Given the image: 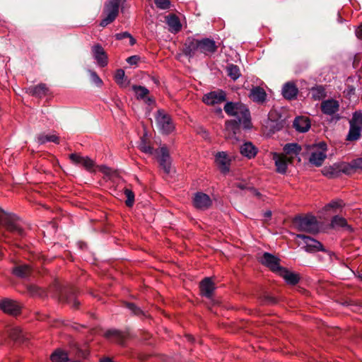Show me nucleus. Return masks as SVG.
Masks as SVG:
<instances>
[{
	"mask_svg": "<svg viewBox=\"0 0 362 362\" xmlns=\"http://www.w3.org/2000/svg\"><path fill=\"white\" fill-rule=\"evenodd\" d=\"M339 170H340L341 174L344 173L345 175H351L354 173L356 170L355 168V165L354 164V160H352L349 163L346 162H339Z\"/></svg>",
	"mask_w": 362,
	"mask_h": 362,
	"instance_id": "33",
	"label": "nucleus"
},
{
	"mask_svg": "<svg viewBox=\"0 0 362 362\" xmlns=\"http://www.w3.org/2000/svg\"><path fill=\"white\" fill-rule=\"evenodd\" d=\"M158 154V160L160 166L165 173L169 174L171 168V159L168 149L165 146H162L156 151Z\"/></svg>",
	"mask_w": 362,
	"mask_h": 362,
	"instance_id": "10",
	"label": "nucleus"
},
{
	"mask_svg": "<svg viewBox=\"0 0 362 362\" xmlns=\"http://www.w3.org/2000/svg\"><path fill=\"white\" fill-rule=\"evenodd\" d=\"M104 336L108 340L120 345H124L126 339V334L124 332L114 329L106 331Z\"/></svg>",
	"mask_w": 362,
	"mask_h": 362,
	"instance_id": "21",
	"label": "nucleus"
},
{
	"mask_svg": "<svg viewBox=\"0 0 362 362\" xmlns=\"http://www.w3.org/2000/svg\"><path fill=\"white\" fill-rule=\"evenodd\" d=\"M0 226L20 236L24 235V231L18 224L17 216L1 209H0Z\"/></svg>",
	"mask_w": 362,
	"mask_h": 362,
	"instance_id": "3",
	"label": "nucleus"
},
{
	"mask_svg": "<svg viewBox=\"0 0 362 362\" xmlns=\"http://www.w3.org/2000/svg\"><path fill=\"white\" fill-rule=\"evenodd\" d=\"M349 123V129L346 140L348 141H358L361 138L362 132V112H354Z\"/></svg>",
	"mask_w": 362,
	"mask_h": 362,
	"instance_id": "4",
	"label": "nucleus"
},
{
	"mask_svg": "<svg viewBox=\"0 0 362 362\" xmlns=\"http://www.w3.org/2000/svg\"><path fill=\"white\" fill-rule=\"evenodd\" d=\"M140 59L137 55H133L127 59V62L130 65H136Z\"/></svg>",
	"mask_w": 362,
	"mask_h": 362,
	"instance_id": "50",
	"label": "nucleus"
},
{
	"mask_svg": "<svg viewBox=\"0 0 362 362\" xmlns=\"http://www.w3.org/2000/svg\"><path fill=\"white\" fill-rule=\"evenodd\" d=\"M226 100V92L223 90L211 91L204 94L202 101L208 105H214L220 104Z\"/></svg>",
	"mask_w": 362,
	"mask_h": 362,
	"instance_id": "9",
	"label": "nucleus"
},
{
	"mask_svg": "<svg viewBox=\"0 0 362 362\" xmlns=\"http://www.w3.org/2000/svg\"><path fill=\"white\" fill-rule=\"evenodd\" d=\"M342 206V201L341 200H333L331 202H329L327 205V208H332V209H337L341 207Z\"/></svg>",
	"mask_w": 362,
	"mask_h": 362,
	"instance_id": "49",
	"label": "nucleus"
},
{
	"mask_svg": "<svg viewBox=\"0 0 362 362\" xmlns=\"http://www.w3.org/2000/svg\"><path fill=\"white\" fill-rule=\"evenodd\" d=\"M356 35L358 39L362 40V23L356 29Z\"/></svg>",
	"mask_w": 362,
	"mask_h": 362,
	"instance_id": "53",
	"label": "nucleus"
},
{
	"mask_svg": "<svg viewBox=\"0 0 362 362\" xmlns=\"http://www.w3.org/2000/svg\"><path fill=\"white\" fill-rule=\"evenodd\" d=\"M0 310L6 313L16 315L20 313L21 307L17 302L5 298L0 300Z\"/></svg>",
	"mask_w": 362,
	"mask_h": 362,
	"instance_id": "19",
	"label": "nucleus"
},
{
	"mask_svg": "<svg viewBox=\"0 0 362 362\" xmlns=\"http://www.w3.org/2000/svg\"><path fill=\"white\" fill-rule=\"evenodd\" d=\"M26 92L32 96L41 98L47 95L49 88L45 83H41L37 86H30Z\"/></svg>",
	"mask_w": 362,
	"mask_h": 362,
	"instance_id": "22",
	"label": "nucleus"
},
{
	"mask_svg": "<svg viewBox=\"0 0 362 362\" xmlns=\"http://www.w3.org/2000/svg\"><path fill=\"white\" fill-rule=\"evenodd\" d=\"M346 93L348 95H354L355 93V88L352 86H348Z\"/></svg>",
	"mask_w": 362,
	"mask_h": 362,
	"instance_id": "55",
	"label": "nucleus"
},
{
	"mask_svg": "<svg viewBox=\"0 0 362 362\" xmlns=\"http://www.w3.org/2000/svg\"><path fill=\"white\" fill-rule=\"evenodd\" d=\"M91 52L99 66L105 67L107 65L108 57L101 45L98 43L93 45L91 47Z\"/></svg>",
	"mask_w": 362,
	"mask_h": 362,
	"instance_id": "13",
	"label": "nucleus"
},
{
	"mask_svg": "<svg viewBox=\"0 0 362 362\" xmlns=\"http://www.w3.org/2000/svg\"><path fill=\"white\" fill-rule=\"evenodd\" d=\"M302 150L301 146L297 143H288L285 144L283 148L284 154L293 161V158L297 157Z\"/></svg>",
	"mask_w": 362,
	"mask_h": 362,
	"instance_id": "20",
	"label": "nucleus"
},
{
	"mask_svg": "<svg viewBox=\"0 0 362 362\" xmlns=\"http://www.w3.org/2000/svg\"><path fill=\"white\" fill-rule=\"evenodd\" d=\"M325 151L326 148H323V151H313L309 158L310 163L317 167L321 166L327 157Z\"/></svg>",
	"mask_w": 362,
	"mask_h": 362,
	"instance_id": "30",
	"label": "nucleus"
},
{
	"mask_svg": "<svg viewBox=\"0 0 362 362\" xmlns=\"http://www.w3.org/2000/svg\"><path fill=\"white\" fill-rule=\"evenodd\" d=\"M296 237L297 238H300L303 240V243L305 244L304 248L306 252H315L317 251L325 250L322 243L313 238H310L303 234H298Z\"/></svg>",
	"mask_w": 362,
	"mask_h": 362,
	"instance_id": "11",
	"label": "nucleus"
},
{
	"mask_svg": "<svg viewBox=\"0 0 362 362\" xmlns=\"http://www.w3.org/2000/svg\"><path fill=\"white\" fill-rule=\"evenodd\" d=\"M298 89L293 82L286 83L282 88V95L287 100H293L297 97Z\"/></svg>",
	"mask_w": 362,
	"mask_h": 362,
	"instance_id": "24",
	"label": "nucleus"
},
{
	"mask_svg": "<svg viewBox=\"0 0 362 362\" xmlns=\"http://www.w3.org/2000/svg\"><path fill=\"white\" fill-rule=\"evenodd\" d=\"M121 0H107L103 11V18L100 25L105 27L112 23L117 17L119 11Z\"/></svg>",
	"mask_w": 362,
	"mask_h": 362,
	"instance_id": "2",
	"label": "nucleus"
},
{
	"mask_svg": "<svg viewBox=\"0 0 362 362\" xmlns=\"http://www.w3.org/2000/svg\"><path fill=\"white\" fill-rule=\"evenodd\" d=\"M202 132H203V134H204L205 137H207L209 136V133L206 130L202 129Z\"/></svg>",
	"mask_w": 362,
	"mask_h": 362,
	"instance_id": "61",
	"label": "nucleus"
},
{
	"mask_svg": "<svg viewBox=\"0 0 362 362\" xmlns=\"http://www.w3.org/2000/svg\"><path fill=\"white\" fill-rule=\"evenodd\" d=\"M187 338L188 341H194V338L192 336L188 335V336H187Z\"/></svg>",
	"mask_w": 362,
	"mask_h": 362,
	"instance_id": "62",
	"label": "nucleus"
},
{
	"mask_svg": "<svg viewBox=\"0 0 362 362\" xmlns=\"http://www.w3.org/2000/svg\"><path fill=\"white\" fill-rule=\"evenodd\" d=\"M124 193L127 197V200L125 201L126 205L129 207L132 206L134 203V193L132 189L128 188L124 189Z\"/></svg>",
	"mask_w": 362,
	"mask_h": 362,
	"instance_id": "43",
	"label": "nucleus"
},
{
	"mask_svg": "<svg viewBox=\"0 0 362 362\" xmlns=\"http://www.w3.org/2000/svg\"><path fill=\"white\" fill-rule=\"evenodd\" d=\"M69 159L73 163L82 165L88 172L94 171L95 163L88 156L84 157L78 153H71L69 155Z\"/></svg>",
	"mask_w": 362,
	"mask_h": 362,
	"instance_id": "14",
	"label": "nucleus"
},
{
	"mask_svg": "<svg viewBox=\"0 0 362 362\" xmlns=\"http://www.w3.org/2000/svg\"><path fill=\"white\" fill-rule=\"evenodd\" d=\"M115 38L117 40H122L124 38H129V45L131 46L135 45V43H136V40L128 32H122V33H117L115 35Z\"/></svg>",
	"mask_w": 362,
	"mask_h": 362,
	"instance_id": "44",
	"label": "nucleus"
},
{
	"mask_svg": "<svg viewBox=\"0 0 362 362\" xmlns=\"http://www.w3.org/2000/svg\"><path fill=\"white\" fill-rule=\"evenodd\" d=\"M166 23L168 25V30L173 33H178L182 28L180 19L175 14L166 16Z\"/></svg>",
	"mask_w": 362,
	"mask_h": 362,
	"instance_id": "29",
	"label": "nucleus"
},
{
	"mask_svg": "<svg viewBox=\"0 0 362 362\" xmlns=\"http://www.w3.org/2000/svg\"><path fill=\"white\" fill-rule=\"evenodd\" d=\"M132 90L134 91L138 100H144L149 93V90L146 87L141 86L134 85Z\"/></svg>",
	"mask_w": 362,
	"mask_h": 362,
	"instance_id": "40",
	"label": "nucleus"
},
{
	"mask_svg": "<svg viewBox=\"0 0 362 362\" xmlns=\"http://www.w3.org/2000/svg\"><path fill=\"white\" fill-rule=\"evenodd\" d=\"M145 100V102L148 104V105H151L152 104L154 100H153V98H150V97H146V98L144 100Z\"/></svg>",
	"mask_w": 362,
	"mask_h": 362,
	"instance_id": "58",
	"label": "nucleus"
},
{
	"mask_svg": "<svg viewBox=\"0 0 362 362\" xmlns=\"http://www.w3.org/2000/svg\"><path fill=\"white\" fill-rule=\"evenodd\" d=\"M354 164L355 165L356 170H362V158L354 159Z\"/></svg>",
	"mask_w": 362,
	"mask_h": 362,
	"instance_id": "52",
	"label": "nucleus"
},
{
	"mask_svg": "<svg viewBox=\"0 0 362 362\" xmlns=\"http://www.w3.org/2000/svg\"><path fill=\"white\" fill-rule=\"evenodd\" d=\"M215 161L221 173L226 174L229 172L230 159L226 152H218L215 156Z\"/></svg>",
	"mask_w": 362,
	"mask_h": 362,
	"instance_id": "18",
	"label": "nucleus"
},
{
	"mask_svg": "<svg viewBox=\"0 0 362 362\" xmlns=\"http://www.w3.org/2000/svg\"><path fill=\"white\" fill-rule=\"evenodd\" d=\"M257 148L252 144V143L247 141L241 145L240 152L242 156L248 159L255 158L257 153Z\"/></svg>",
	"mask_w": 362,
	"mask_h": 362,
	"instance_id": "27",
	"label": "nucleus"
},
{
	"mask_svg": "<svg viewBox=\"0 0 362 362\" xmlns=\"http://www.w3.org/2000/svg\"><path fill=\"white\" fill-rule=\"evenodd\" d=\"M64 300L74 308H78L80 305L79 301L76 299L75 294L73 292L69 293L65 296Z\"/></svg>",
	"mask_w": 362,
	"mask_h": 362,
	"instance_id": "41",
	"label": "nucleus"
},
{
	"mask_svg": "<svg viewBox=\"0 0 362 362\" xmlns=\"http://www.w3.org/2000/svg\"><path fill=\"white\" fill-rule=\"evenodd\" d=\"M265 300L267 303H271V304H274L276 302V300L274 299V298H273V297H267Z\"/></svg>",
	"mask_w": 362,
	"mask_h": 362,
	"instance_id": "57",
	"label": "nucleus"
},
{
	"mask_svg": "<svg viewBox=\"0 0 362 362\" xmlns=\"http://www.w3.org/2000/svg\"><path fill=\"white\" fill-rule=\"evenodd\" d=\"M249 191H250L255 196L258 197H260V193L254 187H250Z\"/></svg>",
	"mask_w": 362,
	"mask_h": 362,
	"instance_id": "56",
	"label": "nucleus"
},
{
	"mask_svg": "<svg viewBox=\"0 0 362 362\" xmlns=\"http://www.w3.org/2000/svg\"><path fill=\"white\" fill-rule=\"evenodd\" d=\"M223 109L228 116L235 117L226 121L225 129L228 135L236 136L240 133L241 129L245 130L252 129L250 112L245 104L227 102Z\"/></svg>",
	"mask_w": 362,
	"mask_h": 362,
	"instance_id": "1",
	"label": "nucleus"
},
{
	"mask_svg": "<svg viewBox=\"0 0 362 362\" xmlns=\"http://www.w3.org/2000/svg\"><path fill=\"white\" fill-rule=\"evenodd\" d=\"M37 140L39 144H44L47 142H53L55 144H59V138L55 134H40L37 137Z\"/></svg>",
	"mask_w": 362,
	"mask_h": 362,
	"instance_id": "39",
	"label": "nucleus"
},
{
	"mask_svg": "<svg viewBox=\"0 0 362 362\" xmlns=\"http://www.w3.org/2000/svg\"><path fill=\"white\" fill-rule=\"evenodd\" d=\"M249 97L255 103H263L267 100V93L262 87L254 86L250 91Z\"/></svg>",
	"mask_w": 362,
	"mask_h": 362,
	"instance_id": "23",
	"label": "nucleus"
},
{
	"mask_svg": "<svg viewBox=\"0 0 362 362\" xmlns=\"http://www.w3.org/2000/svg\"><path fill=\"white\" fill-rule=\"evenodd\" d=\"M312 98L314 100H320L325 98L326 91L322 86H315L310 89Z\"/></svg>",
	"mask_w": 362,
	"mask_h": 362,
	"instance_id": "35",
	"label": "nucleus"
},
{
	"mask_svg": "<svg viewBox=\"0 0 362 362\" xmlns=\"http://www.w3.org/2000/svg\"><path fill=\"white\" fill-rule=\"evenodd\" d=\"M272 216V211H267L264 213V217L265 218H270Z\"/></svg>",
	"mask_w": 362,
	"mask_h": 362,
	"instance_id": "59",
	"label": "nucleus"
},
{
	"mask_svg": "<svg viewBox=\"0 0 362 362\" xmlns=\"http://www.w3.org/2000/svg\"><path fill=\"white\" fill-rule=\"evenodd\" d=\"M156 122L159 131L163 134H169L175 129V125L170 115L163 110L157 111Z\"/></svg>",
	"mask_w": 362,
	"mask_h": 362,
	"instance_id": "6",
	"label": "nucleus"
},
{
	"mask_svg": "<svg viewBox=\"0 0 362 362\" xmlns=\"http://www.w3.org/2000/svg\"><path fill=\"white\" fill-rule=\"evenodd\" d=\"M338 163H334L332 165L325 168L322 170V173L325 176L328 178H336L340 176L341 173L339 170Z\"/></svg>",
	"mask_w": 362,
	"mask_h": 362,
	"instance_id": "31",
	"label": "nucleus"
},
{
	"mask_svg": "<svg viewBox=\"0 0 362 362\" xmlns=\"http://www.w3.org/2000/svg\"><path fill=\"white\" fill-rule=\"evenodd\" d=\"M294 223L297 225L298 229L300 231L316 233L319 230L316 217L313 215L297 216L294 218Z\"/></svg>",
	"mask_w": 362,
	"mask_h": 362,
	"instance_id": "5",
	"label": "nucleus"
},
{
	"mask_svg": "<svg viewBox=\"0 0 362 362\" xmlns=\"http://www.w3.org/2000/svg\"><path fill=\"white\" fill-rule=\"evenodd\" d=\"M339 103L334 99L325 100L321 103L320 108L324 115L332 117V120L337 122L341 119V116L338 113L339 110Z\"/></svg>",
	"mask_w": 362,
	"mask_h": 362,
	"instance_id": "7",
	"label": "nucleus"
},
{
	"mask_svg": "<svg viewBox=\"0 0 362 362\" xmlns=\"http://www.w3.org/2000/svg\"><path fill=\"white\" fill-rule=\"evenodd\" d=\"M358 278L362 281V274L358 275Z\"/></svg>",
	"mask_w": 362,
	"mask_h": 362,
	"instance_id": "64",
	"label": "nucleus"
},
{
	"mask_svg": "<svg viewBox=\"0 0 362 362\" xmlns=\"http://www.w3.org/2000/svg\"><path fill=\"white\" fill-rule=\"evenodd\" d=\"M50 359L52 362H67L69 357L66 352L57 349L50 356Z\"/></svg>",
	"mask_w": 362,
	"mask_h": 362,
	"instance_id": "37",
	"label": "nucleus"
},
{
	"mask_svg": "<svg viewBox=\"0 0 362 362\" xmlns=\"http://www.w3.org/2000/svg\"><path fill=\"white\" fill-rule=\"evenodd\" d=\"M280 259L275 255L269 253L264 252L260 259V262L268 267L271 271L275 273H279L282 269V267L279 264Z\"/></svg>",
	"mask_w": 362,
	"mask_h": 362,
	"instance_id": "8",
	"label": "nucleus"
},
{
	"mask_svg": "<svg viewBox=\"0 0 362 362\" xmlns=\"http://www.w3.org/2000/svg\"><path fill=\"white\" fill-rule=\"evenodd\" d=\"M127 307L135 315H139L141 313V310L134 303H129L127 304Z\"/></svg>",
	"mask_w": 362,
	"mask_h": 362,
	"instance_id": "51",
	"label": "nucleus"
},
{
	"mask_svg": "<svg viewBox=\"0 0 362 362\" xmlns=\"http://www.w3.org/2000/svg\"><path fill=\"white\" fill-rule=\"evenodd\" d=\"M100 362H112L110 358L101 359Z\"/></svg>",
	"mask_w": 362,
	"mask_h": 362,
	"instance_id": "60",
	"label": "nucleus"
},
{
	"mask_svg": "<svg viewBox=\"0 0 362 362\" xmlns=\"http://www.w3.org/2000/svg\"><path fill=\"white\" fill-rule=\"evenodd\" d=\"M30 292L33 294V295H40L41 294V291L39 288L37 287H35V286H32L30 288Z\"/></svg>",
	"mask_w": 362,
	"mask_h": 362,
	"instance_id": "54",
	"label": "nucleus"
},
{
	"mask_svg": "<svg viewBox=\"0 0 362 362\" xmlns=\"http://www.w3.org/2000/svg\"><path fill=\"white\" fill-rule=\"evenodd\" d=\"M215 287L210 278L204 279L200 283V291L203 296L206 298H211Z\"/></svg>",
	"mask_w": 362,
	"mask_h": 362,
	"instance_id": "28",
	"label": "nucleus"
},
{
	"mask_svg": "<svg viewBox=\"0 0 362 362\" xmlns=\"http://www.w3.org/2000/svg\"><path fill=\"white\" fill-rule=\"evenodd\" d=\"M139 148L144 153L148 154L153 153V148L150 145L148 144V143L144 139H141L139 145Z\"/></svg>",
	"mask_w": 362,
	"mask_h": 362,
	"instance_id": "45",
	"label": "nucleus"
},
{
	"mask_svg": "<svg viewBox=\"0 0 362 362\" xmlns=\"http://www.w3.org/2000/svg\"><path fill=\"white\" fill-rule=\"evenodd\" d=\"M31 272L30 267L27 264L17 266L13 269V273L20 278H26Z\"/></svg>",
	"mask_w": 362,
	"mask_h": 362,
	"instance_id": "34",
	"label": "nucleus"
},
{
	"mask_svg": "<svg viewBox=\"0 0 362 362\" xmlns=\"http://www.w3.org/2000/svg\"><path fill=\"white\" fill-rule=\"evenodd\" d=\"M199 53L206 56L213 54L217 51L216 42L208 37L199 40Z\"/></svg>",
	"mask_w": 362,
	"mask_h": 362,
	"instance_id": "15",
	"label": "nucleus"
},
{
	"mask_svg": "<svg viewBox=\"0 0 362 362\" xmlns=\"http://www.w3.org/2000/svg\"><path fill=\"white\" fill-rule=\"evenodd\" d=\"M293 126L296 131L303 133L310 128V122L306 117H297L293 121Z\"/></svg>",
	"mask_w": 362,
	"mask_h": 362,
	"instance_id": "26",
	"label": "nucleus"
},
{
	"mask_svg": "<svg viewBox=\"0 0 362 362\" xmlns=\"http://www.w3.org/2000/svg\"><path fill=\"white\" fill-rule=\"evenodd\" d=\"M226 72L233 81H236L241 76L239 67L233 64H230L226 66Z\"/></svg>",
	"mask_w": 362,
	"mask_h": 362,
	"instance_id": "38",
	"label": "nucleus"
},
{
	"mask_svg": "<svg viewBox=\"0 0 362 362\" xmlns=\"http://www.w3.org/2000/svg\"><path fill=\"white\" fill-rule=\"evenodd\" d=\"M331 226L334 228H347L351 230L352 228L348 225L346 220L339 216H334L331 220Z\"/></svg>",
	"mask_w": 362,
	"mask_h": 362,
	"instance_id": "36",
	"label": "nucleus"
},
{
	"mask_svg": "<svg viewBox=\"0 0 362 362\" xmlns=\"http://www.w3.org/2000/svg\"><path fill=\"white\" fill-rule=\"evenodd\" d=\"M154 2L156 6L160 9L165 10L170 8V0H154Z\"/></svg>",
	"mask_w": 362,
	"mask_h": 362,
	"instance_id": "46",
	"label": "nucleus"
},
{
	"mask_svg": "<svg viewBox=\"0 0 362 362\" xmlns=\"http://www.w3.org/2000/svg\"><path fill=\"white\" fill-rule=\"evenodd\" d=\"M90 78H91V80L93 81V82H94L97 86H102L103 81L99 77V76L97 74V73L94 71H90Z\"/></svg>",
	"mask_w": 362,
	"mask_h": 362,
	"instance_id": "48",
	"label": "nucleus"
},
{
	"mask_svg": "<svg viewBox=\"0 0 362 362\" xmlns=\"http://www.w3.org/2000/svg\"><path fill=\"white\" fill-rule=\"evenodd\" d=\"M115 82L121 87L126 88L129 85L130 81L125 77V73L123 69H117L115 75Z\"/></svg>",
	"mask_w": 362,
	"mask_h": 362,
	"instance_id": "32",
	"label": "nucleus"
},
{
	"mask_svg": "<svg viewBox=\"0 0 362 362\" xmlns=\"http://www.w3.org/2000/svg\"><path fill=\"white\" fill-rule=\"evenodd\" d=\"M320 145L322 148L326 146V144L325 143H320Z\"/></svg>",
	"mask_w": 362,
	"mask_h": 362,
	"instance_id": "63",
	"label": "nucleus"
},
{
	"mask_svg": "<svg viewBox=\"0 0 362 362\" xmlns=\"http://www.w3.org/2000/svg\"><path fill=\"white\" fill-rule=\"evenodd\" d=\"M10 337L15 341H20L23 337L22 330L19 327H13L10 329Z\"/></svg>",
	"mask_w": 362,
	"mask_h": 362,
	"instance_id": "42",
	"label": "nucleus"
},
{
	"mask_svg": "<svg viewBox=\"0 0 362 362\" xmlns=\"http://www.w3.org/2000/svg\"><path fill=\"white\" fill-rule=\"evenodd\" d=\"M250 186L247 185V183L245 182H235L233 185V188L235 192H238V189L239 190H249Z\"/></svg>",
	"mask_w": 362,
	"mask_h": 362,
	"instance_id": "47",
	"label": "nucleus"
},
{
	"mask_svg": "<svg viewBox=\"0 0 362 362\" xmlns=\"http://www.w3.org/2000/svg\"><path fill=\"white\" fill-rule=\"evenodd\" d=\"M272 159L274 160L275 165L276 167V172L281 174H285L288 163H291L293 161H290L284 153H273Z\"/></svg>",
	"mask_w": 362,
	"mask_h": 362,
	"instance_id": "17",
	"label": "nucleus"
},
{
	"mask_svg": "<svg viewBox=\"0 0 362 362\" xmlns=\"http://www.w3.org/2000/svg\"><path fill=\"white\" fill-rule=\"evenodd\" d=\"M278 274L281 276L288 284L292 286L297 284L300 280L298 274L291 272L284 267H282Z\"/></svg>",
	"mask_w": 362,
	"mask_h": 362,
	"instance_id": "25",
	"label": "nucleus"
},
{
	"mask_svg": "<svg viewBox=\"0 0 362 362\" xmlns=\"http://www.w3.org/2000/svg\"><path fill=\"white\" fill-rule=\"evenodd\" d=\"M212 204V200L210 197L202 192H197L194 194L193 198L194 206L199 210H206Z\"/></svg>",
	"mask_w": 362,
	"mask_h": 362,
	"instance_id": "12",
	"label": "nucleus"
},
{
	"mask_svg": "<svg viewBox=\"0 0 362 362\" xmlns=\"http://www.w3.org/2000/svg\"><path fill=\"white\" fill-rule=\"evenodd\" d=\"M199 52V39L187 38L183 48V53L189 58H193Z\"/></svg>",
	"mask_w": 362,
	"mask_h": 362,
	"instance_id": "16",
	"label": "nucleus"
}]
</instances>
